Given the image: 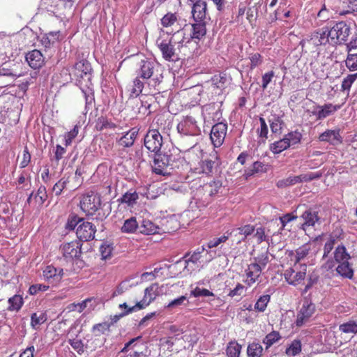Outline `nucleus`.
Masks as SVG:
<instances>
[{
	"label": "nucleus",
	"instance_id": "1",
	"mask_svg": "<svg viewBox=\"0 0 357 357\" xmlns=\"http://www.w3.org/2000/svg\"><path fill=\"white\" fill-rule=\"evenodd\" d=\"M138 75L144 79H150L149 84L154 87L159 85L163 79L159 64L149 60L142 61Z\"/></svg>",
	"mask_w": 357,
	"mask_h": 357
},
{
	"label": "nucleus",
	"instance_id": "2",
	"mask_svg": "<svg viewBox=\"0 0 357 357\" xmlns=\"http://www.w3.org/2000/svg\"><path fill=\"white\" fill-rule=\"evenodd\" d=\"M302 134L298 131H291L284 135L282 139L270 144L269 149L273 154H279L290 146L301 143Z\"/></svg>",
	"mask_w": 357,
	"mask_h": 357
},
{
	"label": "nucleus",
	"instance_id": "3",
	"mask_svg": "<svg viewBox=\"0 0 357 357\" xmlns=\"http://www.w3.org/2000/svg\"><path fill=\"white\" fill-rule=\"evenodd\" d=\"M331 45H337L347 41L351 34V27L344 21L336 22L332 27H328Z\"/></svg>",
	"mask_w": 357,
	"mask_h": 357
},
{
	"label": "nucleus",
	"instance_id": "4",
	"mask_svg": "<svg viewBox=\"0 0 357 357\" xmlns=\"http://www.w3.org/2000/svg\"><path fill=\"white\" fill-rule=\"evenodd\" d=\"M101 204V196L92 191L83 195L79 202L82 211L87 216L93 215L100 208Z\"/></svg>",
	"mask_w": 357,
	"mask_h": 357
},
{
	"label": "nucleus",
	"instance_id": "5",
	"mask_svg": "<svg viewBox=\"0 0 357 357\" xmlns=\"http://www.w3.org/2000/svg\"><path fill=\"white\" fill-rule=\"evenodd\" d=\"M91 66L86 59H82L75 63L72 70V74L75 77L76 81L80 84H83L84 82L86 86H87L88 83L91 82Z\"/></svg>",
	"mask_w": 357,
	"mask_h": 357
},
{
	"label": "nucleus",
	"instance_id": "6",
	"mask_svg": "<svg viewBox=\"0 0 357 357\" xmlns=\"http://www.w3.org/2000/svg\"><path fill=\"white\" fill-rule=\"evenodd\" d=\"M122 353H128V357H147L148 347L141 342V337L130 340L125 344L121 349Z\"/></svg>",
	"mask_w": 357,
	"mask_h": 357
},
{
	"label": "nucleus",
	"instance_id": "7",
	"mask_svg": "<svg viewBox=\"0 0 357 357\" xmlns=\"http://www.w3.org/2000/svg\"><path fill=\"white\" fill-rule=\"evenodd\" d=\"M177 130L181 135L185 136H197L201 133L196 117L191 114L185 116L178 123Z\"/></svg>",
	"mask_w": 357,
	"mask_h": 357
},
{
	"label": "nucleus",
	"instance_id": "8",
	"mask_svg": "<svg viewBox=\"0 0 357 357\" xmlns=\"http://www.w3.org/2000/svg\"><path fill=\"white\" fill-rule=\"evenodd\" d=\"M158 295V286L157 284H152L144 290L143 298L137 302L135 305L129 308L125 314H128L138 310L144 309L152 301H153Z\"/></svg>",
	"mask_w": 357,
	"mask_h": 357
},
{
	"label": "nucleus",
	"instance_id": "9",
	"mask_svg": "<svg viewBox=\"0 0 357 357\" xmlns=\"http://www.w3.org/2000/svg\"><path fill=\"white\" fill-rule=\"evenodd\" d=\"M222 183L218 179H212L209 182L204 183L198 189V192L202 197L208 202L212 201L216 195L222 189Z\"/></svg>",
	"mask_w": 357,
	"mask_h": 357
},
{
	"label": "nucleus",
	"instance_id": "10",
	"mask_svg": "<svg viewBox=\"0 0 357 357\" xmlns=\"http://www.w3.org/2000/svg\"><path fill=\"white\" fill-rule=\"evenodd\" d=\"M145 147L150 151L157 153L162 144V137L156 129H150L144 137Z\"/></svg>",
	"mask_w": 357,
	"mask_h": 357
},
{
	"label": "nucleus",
	"instance_id": "11",
	"mask_svg": "<svg viewBox=\"0 0 357 357\" xmlns=\"http://www.w3.org/2000/svg\"><path fill=\"white\" fill-rule=\"evenodd\" d=\"M227 123L219 122L213 125L211 130L210 139L212 144L215 148L222 145L227 132Z\"/></svg>",
	"mask_w": 357,
	"mask_h": 357
},
{
	"label": "nucleus",
	"instance_id": "12",
	"mask_svg": "<svg viewBox=\"0 0 357 357\" xmlns=\"http://www.w3.org/2000/svg\"><path fill=\"white\" fill-rule=\"evenodd\" d=\"M218 153L213 151L210 154L209 158H204L198 163V166L194 169L195 172L206 175L212 174L213 169L218 165Z\"/></svg>",
	"mask_w": 357,
	"mask_h": 357
},
{
	"label": "nucleus",
	"instance_id": "13",
	"mask_svg": "<svg viewBox=\"0 0 357 357\" xmlns=\"http://www.w3.org/2000/svg\"><path fill=\"white\" fill-rule=\"evenodd\" d=\"M168 40L178 49L179 52L184 55L187 54L186 49L188 45L191 44V38L185 36L184 29L178 30Z\"/></svg>",
	"mask_w": 357,
	"mask_h": 357
},
{
	"label": "nucleus",
	"instance_id": "14",
	"mask_svg": "<svg viewBox=\"0 0 357 357\" xmlns=\"http://www.w3.org/2000/svg\"><path fill=\"white\" fill-rule=\"evenodd\" d=\"M316 310L315 305L308 301H304L301 310L298 311L295 324L301 327L308 322Z\"/></svg>",
	"mask_w": 357,
	"mask_h": 357
},
{
	"label": "nucleus",
	"instance_id": "15",
	"mask_svg": "<svg viewBox=\"0 0 357 357\" xmlns=\"http://www.w3.org/2000/svg\"><path fill=\"white\" fill-rule=\"evenodd\" d=\"M171 156L166 153H155L153 164L152 165L153 172L158 175H165L167 173V167L171 162Z\"/></svg>",
	"mask_w": 357,
	"mask_h": 357
},
{
	"label": "nucleus",
	"instance_id": "16",
	"mask_svg": "<svg viewBox=\"0 0 357 357\" xmlns=\"http://www.w3.org/2000/svg\"><path fill=\"white\" fill-rule=\"evenodd\" d=\"M82 243L79 241H73L66 243L60 246V251L66 259H74L79 257L81 255Z\"/></svg>",
	"mask_w": 357,
	"mask_h": 357
},
{
	"label": "nucleus",
	"instance_id": "17",
	"mask_svg": "<svg viewBox=\"0 0 357 357\" xmlns=\"http://www.w3.org/2000/svg\"><path fill=\"white\" fill-rule=\"evenodd\" d=\"M192 4V15L195 22H206L207 3L204 0H188Z\"/></svg>",
	"mask_w": 357,
	"mask_h": 357
},
{
	"label": "nucleus",
	"instance_id": "18",
	"mask_svg": "<svg viewBox=\"0 0 357 357\" xmlns=\"http://www.w3.org/2000/svg\"><path fill=\"white\" fill-rule=\"evenodd\" d=\"M211 82V89L213 93L220 96L229 84V79L225 73H219L212 77Z\"/></svg>",
	"mask_w": 357,
	"mask_h": 357
},
{
	"label": "nucleus",
	"instance_id": "19",
	"mask_svg": "<svg viewBox=\"0 0 357 357\" xmlns=\"http://www.w3.org/2000/svg\"><path fill=\"white\" fill-rule=\"evenodd\" d=\"M96 231V227L93 224L83 221L79 225L76 234L79 241H89L94 238Z\"/></svg>",
	"mask_w": 357,
	"mask_h": 357
},
{
	"label": "nucleus",
	"instance_id": "20",
	"mask_svg": "<svg viewBox=\"0 0 357 357\" xmlns=\"http://www.w3.org/2000/svg\"><path fill=\"white\" fill-rule=\"evenodd\" d=\"M45 280L52 285H57L63 277V270L56 268L52 265L47 266L43 272Z\"/></svg>",
	"mask_w": 357,
	"mask_h": 357
},
{
	"label": "nucleus",
	"instance_id": "21",
	"mask_svg": "<svg viewBox=\"0 0 357 357\" xmlns=\"http://www.w3.org/2000/svg\"><path fill=\"white\" fill-rule=\"evenodd\" d=\"M334 261L328 260L324 265V268L327 270L332 269L335 267V263L340 264L349 261L351 259L350 255L347 252L344 245H338L334 251Z\"/></svg>",
	"mask_w": 357,
	"mask_h": 357
},
{
	"label": "nucleus",
	"instance_id": "22",
	"mask_svg": "<svg viewBox=\"0 0 357 357\" xmlns=\"http://www.w3.org/2000/svg\"><path fill=\"white\" fill-rule=\"evenodd\" d=\"M156 43L163 59L166 61H173V57L176 55V51L178 49L168 39H164L162 37H160Z\"/></svg>",
	"mask_w": 357,
	"mask_h": 357
},
{
	"label": "nucleus",
	"instance_id": "23",
	"mask_svg": "<svg viewBox=\"0 0 357 357\" xmlns=\"http://www.w3.org/2000/svg\"><path fill=\"white\" fill-rule=\"evenodd\" d=\"M255 230V228L253 225H245L232 229L231 232H229V235L233 238V241H236V244H239L244 241L248 236L253 234Z\"/></svg>",
	"mask_w": 357,
	"mask_h": 357
},
{
	"label": "nucleus",
	"instance_id": "24",
	"mask_svg": "<svg viewBox=\"0 0 357 357\" xmlns=\"http://www.w3.org/2000/svg\"><path fill=\"white\" fill-rule=\"evenodd\" d=\"M261 272L260 267L257 265V262L250 263L245 270V284L248 287L252 286L258 280Z\"/></svg>",
	"mask_w": 357,
	"mask_h": 357
},
{
	"label": "nucleus",
	"instance_id": "25",
	"mask_svg": "<svg viewBox=\"0 0 357 357\" xmlns=\"http://www.w3.org/2000/svg\"><path fill=\"white\" fill-rule=\"evenodd\" d=\"M25 59L33 69H39L45 64V57L38 50H33L26 53Z\"/></svg>",
	"mask_w": 357,
	"mask_h": 357
},
{
	"label": "nucleus",
	"instance_id": "26",
	"mask_svg": "<svg viewBox=\"0 0 357 357\" xmlns=\"http://www.w3.org/2000/svg\"><path fill=\"white\" fill-rule=\"evenodd\" d=\"M320 142H328L332 145H338L342 143V137L340 135V129L326 130L319 136Z\"/></svg>",
	"mask_w": 357,
	"mask_h": 357
},
{
	"label": "nucleus",
	"instance_id": "27",
	"mask_svg": "<svg viewBox=\"0 0 357 357\" xmlns=\"http://www.w3.org/2000/svg\"><path fill=\"white\" fill-rule=\"evenodd\" d=\"M325 65V56L320 53L312 56L310 62V70L317 77L323 75Z\"/></svg>",
	"mask_w": 357,
	"mask_h": 357
},
{
	"label": "nucleus",
	"instance_id": "28",
	"mask_svg": "<svg viewBox=\"0 0 357 357\" xmlns=\"http://www.w3.org/2000/svg\"><path fill=\"white\" fill-rule=\"evenodd\" d=\"M305 271L296 272L292 268L287 269L284 273L285 280L291 285L296 286L305 278Z\"/></svg>",
	"mask_w": 357,
	"mask_h": 357
},
{
	"label": "nucleus",
	"instance_id": "29",
	"mask_svg": "<svg viewBox=\"0 0 357 357\" xmlns=\"http://www.w3.org/2000/svg\"><path fill=\"white\" fill-rule=\"evenodd\" d=\"M301 218L303 220L301 228L305 231L310 227H314L315 224L319 221L318 212L312 211V208L303 212Z\"/></svg>",
	"mask_w": 357,
	"mask_h": 357
},
{
	"label": "nucleus",
	"instance_id": "30",
	"mask_svg": "<svg viewBox=\"0 0 357 357\" xmlns=\"http://www.w3.org/2000/svg\"><path fill=\"white\" fill-rule=\"evenodd\" d=\"M192 31L189 37L191 38V43H195L197 45V42L195 40H199L206 33V22H196L192 24Z\"/></svg>",
	"mask_w": 357,
	"mask_h": 357
},
{
	"label": "nucleus",
	"instance_id": "31",
	"mask_svg": "<svg viewBox=\"0 0 357 357\" xmlns=\"http://www.w3.org/2000/svg\"><path fill=\"white\" fill-rule=\"evenodd\" d=\"M137 135V131L134 128L130 130L128 132H126L121 137H120L116 143L119 146L123 148H129L131 147L136 139Z\"/></svg>",
	"mask_w": 357,
	"mask_h": 357
},
{
	"label": "nucleus",
	"instance_id": "32",
	"mask_svg": "<svg viewBox=\"0 0 357 357\" xmlns=\"http://www.w3.org/2000/svg\"><path fill=\"white\" fill-rule=\"evenodd\" d=\"M159 227L151 220L144 219L139 225V231L145 235H153L158 233Z\"/></svg>",
	"mask_w": 357,
	"mask_h": 357
},
{
	"label": "nucleus",
	"instance_id": "33",
	"mask_svg": "<svg viewBox=\"0 0 357 357\" xmlns=\"http://www.w3.org/2000/svg\"><path fill=\"white\" fill-rule=\"evenodd\" d=\"M340 108V105H334L332 103H326L324 105H317L319 111V119L322 120L332 115Z\"/></svg>",
	"mask_w": 357,
	"mask_h": 357
},
{
	"label": "nucleus",
	"instance_id": "34",
	"mask_svg": "<svg viewBox=\"0 0 357 357\" xmlns=\"http://www.w3.org/2000/svg\"><path fill=\"white\" fill-rule=\"evenodd\" d=\"M116 127V124L106 116H101L96 120L95 128L97 131L101 132L107 129L114 130Z\"/></svg>",
	"mask_w": 357,
	"mask_h": 357
},
{
	"label": "nucleus",
	"instance_id": "35",
	"mask_svg": "<svg viewBox=\"0 0 357 357\" xmlns=\"http://www.w3.org/2000/svg\"><path fill=\"white\" fill-rule=\"evenodd\" d=\"M139 194L132 189L127 191L123 196L118 199V201L122 204H126L130 207H132L137 204L139 199Z\"/></svg>",
	"mask_w": 357,
	"mask_h": 357
},
{
	"label": "nucleus",
	"instance_id": "36",
	"mask_svg": "<svg viewBox=\"0 0 357 357\" xmlns=\"http://www.w3.org/2000/svg\"><path fill=\"white\" fill-rule=\"evenodd\" d=\"M179 19L176 13L168 12L160 19V24L165 28L173 27L178 24Z\"/></svg>",
	"mask_w": 357,
	"mask_h": 357
},
{
	"label": "nucleus",
	"instance_id": "37",
	"mask_svg": "<svg viewBox=\"0 0 357 357\" xmlns=\"http://www.w3.org/2000/svg\"><path fill=\"white\" fill-rule=\"evenodd\" d=\"M335 270L337 274L344 278L351 279L354 276V270L349 261L337 264Z\"/></svg>",
	"mask_w": 357,
	"mask_h": 357
},
{
	"label": "nucleus",
	"instance_id": "38",
	"mask_svg": "<svg viewBox=\"0 0 357 357\" xmlns=\"http://www.w3.org/2000/svg\"><path fill=\"white\" fill-rule=\"evenodd\" d=\"M33 197L35 202L39 206H42L44 202L47 199V194L46 188L41 185L38 188L37 192L33 195L32 192L27 199V202L30 203L32 197Z\"/></svg>",
	"mask_w": 357,
	"mask_h": 357
},
{
	"label": "nucleus",
	"instance_id": "39",
	"mask_svg": "<svg viewBox=\"0 0 357 357\" xmlns=\"http://www.w3.org/2000/svg\"><path fill=\"white\" fill-rule=\"evenodd\" d=\"M139 230V224L136 218L131 217L125 220L121 227V231L123 233L132 234Z\"/></svg>",
	"mask_w": 357,
	"mask_h": 357
},
{
	"label": "nucleus",
	"instance_id": "40",
	"mask_svg": "<svg viewBox=\"0 0 357 357\" xmlns=\"http://www.w3.org/2000/svg\"><path fill=\"white\" fill-rule=\"evenodd\" d=\"M271 296L265 294L259 296L254 305V310L257 312H264L267 308L268 304L270 302Z\"/></svg>",
	"mask_w": 357,
	"mask_h": 357
},
{
	"label": "nucleus",
	"instance_id": "41",
	"mask_svg": "<svg viewBox=\"0 0 357 357\" xmlns=\"http://www.w3.org/2000/svg\"><path fill=\"white\" fill-rule=\"evenodd\" d=\"M311 250V244L305 243L296 250L294 263L296 264L305 258Z\"/></svg>",
	"mask_w": 357,
	"mask_h": 357
},
{
	"label": "nucleus",
	"instance_id": "42",
	"mask_svg": "<svg viewBox=\"0 0 357 357\" xmlns=\"http://www.w3.org/2000/svg\"><path fill=\"white\" fill-rule=\"evenodd\" d=\"M302 344L300 340H294L287 347L285 353L289 356H295L301 352Z\"/></svg>",
	"mask_w": 357,
	"mask_h": 357
},
{
	"label": "nucleus",
	"instance_id": "43",
	"mask_svg": "<svg viewBox=\"0 0 357 357\" xmlns=\"http://www.w3.org/2000/svg\"><path fill=\"white\" fill-rule=\"evenodd\" d=\"M263 354V347L259 343L252 342L247 348L248 357H261Z\"/></svg>",
	"mask_w": 357,
	"mask_h": 357
},
{
	"label": "nucleus",
	"instance_id": "44",
	"mask_svg": "<svg viewBox=\"0 0 357 357\" xmlns=\"http://www.w3.org/2000/svg\"><path fill=\"white\" fill-rule=\"evenodd\" d=\"M242 347L236 342H230L227 347L226 354L228 357H240Z\"/></svg>",
	"mask_w": 357,
	"mask_h": 357
},
{
	"label": "nucleus",
	"instance_id": "45",
	"mask_svg": "<svg viewBox=\"0 0 357 357\" xmlns=\"http://www.w3.org/2000/svg\"><path fill=\"white\" fill-rule=\"evenodd\" d=\"M9 306L8 310L10 311H18L23 305V298L20 295H15L8 299Z\"/></svg>",
	"mask_w": 357,
	"mask_h": 357
},
{
	"label": "nucleus",
	"instance_id": "46",
	"mask_svg": "<svg viewBox=\"0 0 357 357\" xmlns=\"http://www.w3.org/2000/svg\"><path fill=\"white\" fill-rule=\"evenodd\" d=\"M47 321V315L43 312H35L31 317V325L33 328L41 325Z\"/></svg>",
	"mask_w": 357,
	"mask_h": 357
},
{
	"label": "nucleus",
	"instance_id": "47",
	"mask_svg": "<svg viewBox=\"0 0 357 357\" xmlns=\"http://www.w3.org/2000/svg\"><path fill=\"white\" fill-rule=\"evenodd\" d=\"M317 37L319 38L321 45L331 44L330 36L328 33V27L325 26L314 31Z\"/></svg>",
	"mask_w": 357,
	"mask_h": 357
},
{
	"label": "nucleus",
	"instance_id": "48",
	"mask_svg": "<svg viewBox=\"0 0 357 357\" xmlns=\"http://www.w3.org/2000/svg\"><path fill=\"white\" fill-rule=\"evenodd\" d=\"M281 339L279 332L273 331L267 334L263 340V343L266 344V349L271 347L274 343L278 342Z\"/></svg>",
	"mask_w": 357,
	"mask_h": 357
},
{
	"label": "nucleus",
	"instance_id": "49",
	"mask_svg": "<svg viewBox=\"0 0 357 357\" xmlns=\"http://www.w3.org/2000/svg\"><path fill=\"white\" fill-rule=\"evenodd\" d=\"M339 330L344 333H357V323L350 320L340 325Z\"/></svg>",
	"mask_w": 357,
	"mask_h": 357
},
{
	"label": "nucleus",
	"instance_id": "50",
	"mask_svg": "<svg viewBox=\"0 0 357 357\" xmlns=\"http://www.w3.org/2000/svg\"><path fill=\"white\" fill-rule=\"evenodd\" d=\"M139 76L137 77L134 80L130 89V96L132 97L139 96L144 89V82L139 79Z\"/></svg>",
	"mask_w": 357,
	"mask_h": 357
},
{
	"label": "nucleus",
	"instance_id": "51",
	"mask_svg": "<svg viewBox=\"0 0 357 357\" xmlns=\"http://www.w3.org/2000/svg\"><path fill=\"white\" fill-rule=\"evenodd\" d=\"M270 128L273 134L281 135L282 130L283 121L280 117L275 118L273 121H269Z\"/></svg>",
	"mask_w": 357,
	"mask_h": 357
},
{
	"label": "nucleus",
	"instance_id": "52",
	"mask_svg": "<svg viewBox=\"0 0 357 357\" xmlns=\"http://www.w3.org/2000/svg\"><path fill=\"white\" fill-rule=\"evenodd\" d=\"M83 220L78 217L75 214H71L68 216L67 222L65 225L66 229L68 231H73L75 229L76 226L82 221Z\"/></svg>",
	"mask_w": 357,
	"mask_h": 357
},
{
	"label": "nucleus",
	"instance_id": "53",
	"mask_svg": "<svg viewBox=\"0 0 357 357\" xmlns=\"http://www.w3.org/2000/svg\"><path fill=\"white\" fill-rule=\"evenodd\" d=\"M301 183V180L298 176H289L285 179L280 180L278 182L277 185L279 188H284L290 185H294L297 183Z\"/></svg>",
	"mask_w": 357,
	"mask_h": 357
},
{
	"label": "nucleus",
	"instance_id": "54",
	"mask_svg": "<svg viewBox=\"0 0 357 357\" xmlns=\"http://www.w3.org/2000/svg\"><path fill=\"white\" fill-rule=\"evenodd\" d=\"M260 127L257 129V133L259 138L265 141L268 138V128L265 119L259 117Z\"/></svg>",
	"mask_w": 357,
	"mask_h": 357
},
{
	"label": "nucleus",
	"instance_id": "55",
	"mask_svg": "<svg viewBox=\"0 0 357 357\" xmlns=\"http://www.w3.org/2000/svg\"><path fill=\"white\" fill-rule=\"evenodd\" d=\"M300 45L302 47L305 45H313V46H320L321 45L319 38L317 37L315 32H312L310 36L307 38H305L302 40L300 43Z\"/></svg>",
	"mask_w": 357,
	"mask_h": 357
},
{
	"label": "nucleus",
	"instance_id": "56",
	"mask_svg": "<svg viewBox=\"0 0 357 357\" xmlns=\"http://www.w3.org/2000/svg\"><path fill=\"white\" fill-rule=\"evenodd\" d=\"M204 251V247L197 248V250L193 252V254L189 257L188 259L185 260V263L186 264L185 268H187V266L190 264V263L196 264L201 259L202 253Z\"/></svg>",
	"mask_w": 357,
	"mask_h": 357
},
{
	"label": "nucleus",
	"instance_id": "57",
	"mask_svg": "<svg viewBox=\"0 0 357 357\" xmlns=\"http://www.w3.org/2000/svg\"><path fill=\"white\" fill-rule=\"evenodd\" d=\"M346 66L350 70H357V53L349 52L346 59Z\"/></svg>",
	"mask_w": 357,
	"mask_h": 357
},
{
	"label": "nucleus",
	"instance_id": "58",
	"mask_svg": "<svg viewBox=\"0 0 357 357\" xmlns=\"http://www.w3.org/2000/svg\"><path fill=\"white\" fill-rule=\"evenodd\" d=\"M79 127L75 125L74 128L69 132L65 134V146H68L72 144L73 140L77 136Z\"/></svg>",
	"mask_w": 357,
	"mask_h": 357
},
{
	"label": "nucleus",
	"instance_id": "59",
	"mask_svg": "<svg viewBox=\"0 0 357 357\" xmlns=\"http://www.w3.org/2000/svg\"><path fill=\"white\" fill-rule=\"evenodd\" d=\"M229 237V232L227 231L225 234H224L220 237L214 238L210 240L207 243V246L208 248H216L220 243L226 242L228 240Z\"/></svg>",
	"mask_w": 357,
	"mask_h": 357
},
{
	"label": "nucleus",
	"instance_id": "60",
	"mask_svg": "<svg viewBox=\"0 0 357 357\" xmlns=\"http://www.w3.org/2000/svg\"><path fill=\"white\" fill-rule=\"evenodd\" d=\"M268 165H266L260 161H256L252 164L250 174H254L256 173H265L268 171Z\"/></svg>",
	"mask_w": 357,
	"mask_h": 357
},
{
	"label": "nucleus",
	"instance_id": "61",
	"mask_svg": "<svg viewBox=\"0 0 357 357\" xmlns=\"http://www.w3.org/2000/svg\"><path fill=\"white\" fill-rule=\"evenodd\" d=\"M113 251V247L111 244L104 243L100 248V252L102 259H107L111 257Z\"/></svg>",
	"mask_w": 357,
	"mask_h": 357
},
{
	"label": "nucleus",
	"instance_id": "62",
	"mask_svg": "<svg viewBox=\"0 0 357 357\" xmlns=\"http://www.w3.org/2000/svg\"><path fill=\"white\" fill-rule=\"evenodd\" d=\"M356 78L357 74L349 75L347 77H345L342 82V91H349L352 84L354 82Z\"/></svg>",
	"mask_w": 357,
	"mask_h": 357
},
{
	"label": "nucleus",
	"instance_id": "63",
	"mask_svg": "<svg viewBox=\"0 0 357 357\" xmlns=\"http://www.w3.org/2000/svg\"><path fill=\"white\" fill-rule=\"evenodd\" d=\"M66 149L64 147L61 146V145L57 144L56 146L54 155L52 160L54 161L57 165L59 161L63 158V155L66 154Z\"/></svg>",
	"mask_w": 357,
	"mask_h": 357
},
{
	"label": "nucleus",
	"instance_id": "64",
	"mask_svg": "<svg viewBox=\"0 0 357 357\" xmlns=\"http://www.w3.org/2000/svg\"><path fill=\"white\" fill-rule=\"evenodd\" d=\"M250 69L253 70L258 66L262 63V56L259 53L251 54L250 57Z\"/></svg>",
	"mask_w": 357,
	"mask_h": 357
}]
</instances>
